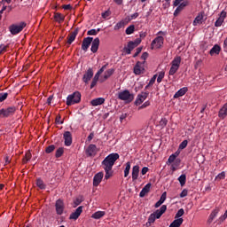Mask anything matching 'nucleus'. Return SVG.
Wrapping results in <instances>:
<instances>
[{
    "mask_svg": "<svg viewBox=\"0 0 227 227\" xmlns=\"http://www.w3.org/2000/svg\"><path fill=\"white\" fill-rule=\"evenodd\" d=\"M104 215H106V211H97L92 214L91 217L92 219H102Z\"/></svg>",
    "mask_w": 227,
    "mask_h": 227,
    "instance_id": "obj_30",
    "label": "nucleus"
},
{
    "mask_svg": "<svg viewBox=\"0 0 227 227\" xmlns=\"http://www.w3.org/2000/svg\"><path fill=\"white\" fill-rule=\"evenodd\" d=\"M64 140L66 146H70L72 145V133H70V131H66L64 133Z\"/></svg>",
    "mask_w": 227,
    "mask_h": 227,
    "instance_id": "obj_18",
    "label": "nucleus"
},
{
    "mask_svg": "<svg viewBox=\"0 0 227 227\" xmlns=\"http://www.w3.org/2000/svg\"><path fill=\"white\" fill-rule=\"evenodd\" d=\"M152 188V184L148 183L140 192V198H145V196H146V194H148L150 192V189Z\"/></svg>",
    "mask_w": 227,
    "mask_h": 227,
    "instance_id": "obj_21",
    "label": "nucleus"
},
{
    "mask_svg": "<svg viewBox=\"0 0 227 227\" xmlns=\"http://www.w3.org/2000/svg\"><path fill=\"white\" fill-rule=\"evenodd\" d=\"M107 68V64L103 66L95 74L91 84H90V89L93 90V88H95V86H97V82H106V81H107V79H109V77H111V75H113V74H114V69H107L106 71H105ZM105 71V73H104ZM102 74H104V75H102ZM101 75V76H100Z\"/></svg>",
    "mask_w": 227,
    "mask_h": 227,
    "instance_id": "obj_1",
    "label": "nucleus"
},
{
    "mask_svg": "<svg viewBox=\"0 0 227 227\" xmlns=\"http://www.w3.org/2000/svg\"><path fill=\"white\" fill-rule=\"evenodd\" d=\"M178 157V153H173L168 157V160L167 161V164H173L176 158Z\"/></svg>",
    "mask_w": 227,
    "mask_h": 227,
    "instance_id": "obj_34",
    "label": "nucleus"
},
{
    "mask_svg": "<svg viewBox=\"0 0 227 227\" xmlns=\"http://www.w3.org/2000/svg\"><path fill=\"white\" fill-rule=\"evenodd\" d=\"M146 98H148V92H141L137 95L135 104L137 106H141V104H143Z\"/></svg>",
    "mask_w": 227,
    "mask_h": 227,
    "instance_id": "obj_9",
    "label": "nucleus"
},
{
    "mask_svg": "<svg viewBox=\"0 0 227 227\" xmlns=\"http://www.w3.org/2000/svg\"><path fill=\"white\" fill-rule=\"evenodd\" d=\"M203 12H200L198 16L193 20V26H200V24H203Z\"/></svg>",
    "mask_w": 227,
    "mask_h": 227,
    "instance_id": "obj_23",
    "label": "nucleus"
},
{
    "mask_svg": "<svg viewBox=\"0 0 227 227\" xmlns=\"http://www.w3.org/2000/svg\"><path fill=\"white\" fill-rule=\"evenodd\" d=\"M184 223V218H176L173 223H170L169 227H179L182 226Z\"/></svg>",
    "mask_w": 227,
    "mask_h": 227,
    "instance_id": "obj_29",
    "label": "nucleus"
},
{
    "mask_svg": "<svg viewBox=\"0 0 227 227\" xmlns=\"http://www.w3.org/2000/svg\"><path fill=\"white\" fill-rule=\"evenodd\" d=\"M81 102V92L76 91L69 95L67 98V106H74V104H79Z\"/></svg>",
    "mask_w": 227,
    "mask_h": 227,
    "instance_id": "obj_4",
    "label": "nucleus"
},
{
    "mask_svg": "<svg viewBox=\"0 0 227 227\" xmlns=\"http://www.w3.org/2000/svg\"><path fill=\"white\" fill-rule=\"evenodd\" d=\"M139 177V167L138 165H136L132 168V180L133 182H136L137 178Z\"/></svg>",
    "mask_w": 227,
    "mask_h": 227,
    "instance_id": "obj_24",
    "label": "nucleus"
},
{
    "mask_svg": "<svg viewBox=\"0 0 227 227\" xmlns=\"http://www.w3.org/2000/svg\"><path fill=\"white\" fill-rule=\"evenodd\" d=\"M93 42V37H86L83 39L82 43V51H88L90 49V45H91V43Z\"/></svg>",
    "mask_w": 227,
    "mask_h": 227,
    "instance_id": "obj_13",
    "label": "nucleus"
},
{
    "mask_svg": "<svg viewBox=\"0 0 227 227\" xmlns=\"http://www.w3.org/2000/svg\"><path fill=\"white\" fill-rule=\"evenodd\" d=\"M187 180V177L185 176V175H181L179 177H178V182L179 184L182 185H185V182Z\"/></svg>",
    "mask_w": 227,
    "mask_h": 227,
    "instance_id": "obj_40",
    "label": "nucleus"
},
{
    "mask_svg": "<svg viewBox=\"0 0 227 227\" xmlns=\"http://www.w3.org/2000/svg\"><path fill=\"white\" fill-rule=\"evenodd\" d=\"M155 219H157L156 216H155V215H153V213L151 214V215H149V217H148V223H149V224H152V223H155Z\"/></svg>",
    "mask_w": 227,
    "mask_h": 227,
    "instance_id": "obj_49",
    "label": "nucleus"
},
{
    "mask_svg": "<svg viewBox=\"0 0 227 227\" xmlns=\"http://www.w3.org/2000/svg\"><path fill=\"white\" fill-rule=\"evenodd\" d=\"M98 33H100V28L90 29L87 32V35H89L90 36H95V35H98Z\"/></svg>",
    "mask_w": 227,
    "mask_h": 227,
    "instance_id": "obj_36",
    "label": "nucleus"
},
{
    "mask_svg": "<svg viewBox=\"0 0 227 227\" xmlns=\"http://www.w3.org/2000/svg\"><path fill=\"white\" fill-rule=\"evenodd\" d=\"M7 49H8V45L1 44L0 45V54L6 52Z\"/></svg>",
    "mask_w": 227,
    "mask_h": 227,
    "instance_id": "obj_54",
    "label": "nucleus"
},
{
    "mask_svg": "<svg viewBox=\"0 0 227 227\" xmlns=\"http://www.w3.org/2000/svg\"><path fill=\"white\" fill-rule=\"evenodd\" d=\"M178 68H180V67H176V66H173V65L171 64V67H170V70H169L168 74H169V75H175V73H176V72H178Z\"/></svg>",
    "mask_w": 227,
    "mask_h": 227,
    "instance_id": "obj_42",
    "label": "nucleus"
},
{
    "mask_svg": "<svg viewBox=\"0 0 227 227\" xmlns=\"http://www.w3.org/2000/svg\"><path fill=\"white\" fill-rule=\"evenodd\" d=\"M31 160V152H27L25 154V157L23 158V163L26 164L27 161Z\"/></svg>",
    "mask_w": 227,
    "mask_h": 227,
    "instance_id": "obj_44",
    "label": "nucleus"
},
{
    "mask_svg": "<svg viewBox=\"0 0 227 227\" xmlns=\"http://www.w3.org/2000/svg\"><path fill=\"white\" fill-rule=\"evenodd\" d=\"M219 118H222V120H224L227 116V103L223 105V106L220 109L218 114Z\"/></svg>",
    "mask_w": 227,
    "mask_h": 227,
    "instance_id": "obj_26",
    "label": "nucleus"
},
{
    "mask_svg": "<svg viewBox=\"0 0 227 227\" xmlns=\"http://www.w3.org/2000/svg\"><path fill=\"white\" fill-rule=\"evenodd\" d=\"M188 143H189V142H188L187 140H184V141L179 145L180 150H184V148H187Z\"/></svg>",
    "mask_w": 227,
    "mask_h": 227,
    "instance_id": "obj_51",
    "label": "nucleus"
},
{
    "mask_svg": "<svg viewBox=\"0 0 227 227\" xmlns=\"http://www.w3.org/2000/svg\"><path fill=\"white\" fill-rule=\"evenodd\" d=\"M104 102H106V99L104 98H98L92 99L90 101V104L91 106H93V107H97V106H102Z\"/></svg>",
    "mask_w": 227,
    "mask_h": 227,
    "instance_id": "obj_25",
    "label": "nucleus"
},
{
    "mask_svg": "<svg viewBox=\"0 0 227 227\" xmlns=\"http://www.w3.org/2000/svg\"><path fill=\"white\" fill-rule=\"evenodd\" d=\"M187 194H189V192L186 189H184L180 193V198H185V196H187Z\"/></svg>",
    "mask_w": 227,
    "mask_h": 227,
    "instance_id": "obj_57",
    "label": "nucleus"
},
{
    "mask_svg": "<svg viewBox=\"0 0 227 227\" xmlns=\"http://www.w3.org/2000/svg\"><path fill=\"white\" fill-rule=\"evenodd\" d=\"M81 214H82V206L78 207L75 211L70 215L69 219H72L73 221H77Z\"/></svg>",
    "mask_w": 227,
    "mask_h": 227,
    "instance_id": "obj_12",
    "label": "nucleus"
},
{
    "mask_svg": "<svg viewBox=\"0 0 227 227\" xmlns=\"http://www.w3.org/2000/svg\"><path fill=\"white\" fill-rule=\"evenodd\" d=\"M183 1L184 0H175L173 4H174V6H178L180 4L183 3Z\"/></svg>",
    "mask_w": 227,
    "mask_h": 227,
    "instance_id": "obj_62",
    "label": "nucleus"
},
{
    "mask_svg": "<svg viewBox=\"0 0 227 227\" xmlns=\"http://www.w3.org/2000/svg\"><path fill=\"white\" fill-rule=\"evenodd\" d=\"M166 198H167V193H166V192H164L161 194L160 199L159 200V201H160L161 203H164V201H166Z\"/></svg>",
    "mask_w": 227,
    "mask_h": 227,
    "instance_id": "obj_56",
    "label": "nucleus"
},
{
    "mask_svg": "<svg viewBox=\"0 0 227 227\" xmlns=\"http://www.w3.org/2000/svg\"><path fill=\"white\" fill-rule=\"evenodd\" d=\"M150 106V101H145L141 106L138 107V109H145V107H148Z\"/></svg>",
    "mask_w": 227,
    "mask_h": 227,
    "instance_id": "obj_58",
    "label": "nucleus"
},
{
    "mask_svg": "<svg viewBox=\"0 0 227 227\" xmlns=\"http://www.w3.org/2000/svg\"><path fill=\"white\" fill-rule=\"evenodd\" d=\"M105 170V179L106 180H109V178H111V176H113V168H104Z\"/></svg>",
    "mask_w": 227,
    "mask_h": 227,
    "instance_id": "obj_33",
    "label": "nucleus"
},
{
    "mask_svg": "<svg viewBox=\"0 0 227 227\" xmlns=\"http://www.w3.org/2000/svg\"><path fill=\"white\" fill-rule=\"evenodd\" d=\"M136 30V27L134 25H131L126 28V35H132L134 31Z\"/></svg>",
    "mask_w": 227,
    "mask_h": 227,
    "instance_id": "obj_43",
    "label": "nucleus"
},
{
    "mask_svg": "<svg viewBox=\"0 0 227 227\" xmlns=\"http://www.w3.org/2000/svg\"><path fill=\"white\" fill-rule=\"evenodd\" d=\"M130 173V162H127L126 163V167H125V169H124V176L125 178H127V176H129V174Z\"/></svg>",
    "mask_w": 227,
    "mask_h": 227,
    "instance_id": "obj_38",
    "label": "nucleus"
},
{
    "mask_svg": "<svg viewBox=\"0 0 227 227\" xmlns=\"http://www.w3.org/2000/svg\"><path fill=\"white\" fill-rule=\"evenodd\" d=\"M75 36H77V34L75 32H74L70 35H68L67 43H69V45L75 40Z\"/></svg>",
    "mask_w": 227,
    "mask_h": 227,
    "instance_id": "obj_37",
    "label": "nucleus"
},
{
    "mask_svg": "<svg viewBox=\"0 0 227 227\" xmlns=\"http://www.w3.org/2000/svg\"><path fill=\"white\" fill-rule=\"evenodd\" d=\"M221 52V46L218 44H215L213 48L210 50L209 54L210 56H219V53Z\"/></svg>",
    "mask_w": 227,
    "mask_h": 227,
    "instance_id": "obj_22",
    "label": "nucleus"
},
{
    "mask_svg": "<svg viewBox=\"0 0 227 227\" xmlns=\"http://www.w3.org/2000/svg\"><path fill=\"white\" fill-rule=\"evenodd\" d=\"M219 207L215 208L211 214L209 215V217L207 219V223L208 224L212 223V222L214 221V219H215V217H217V214H219Z\"/></svg>",
    "mask_w": 227,
    "mask_h": 227,
    "instance_id": "obj_20",
    "label": "nucleus"
},
{
    "mask_svg": "<svg viewBox=\"0 0 227 227\" xmlns=\"http://www.w3.org/2000/svg\"><path fill=\"white\" fill-rule=\"evenodd\" d=\"M164 79V72H160L158 78H157V82H162V80Z\"/></svg>",
    "mask_w": 227,
    "mask_h": 227,
    "instance_id": "obj_52",
    "label": "nucleus"
},
{
    "mask_svg": "<svg viewBox=\"0 0 227 227\" xmlns=\"http://www.w3.org/2000/svg\"><path fill=\"white\" fill-rule=\"evenodd\" d=\"M55 148H56V147H55L53 145H49V146L46 148V153H52V152H54Z\"/></svg>",
    "mask_w": 227,
    "mask_h": 227,
    "instance_id": "obj_53",
    "label": "nucleus"
},
{
    "mask_svg": "<svg viewBox=\"0 0 227 227\" xmlns=\"http://www.w3.org/2000/svg\"><path fill=\"white\" fill-rule=\"evenodd\" d=\"M224 19H226V12L223 11L215 23V27H221L223 22H224Z\"/></svg>",
    "mask_w": 227,
    "mask_h": 227,
    "instance_id": "obj_15",
    "label": "nucleus"
},
{
    "mask_svg": "<svg viewBox=\"0 0 227 227\" xmlns=\"http://www.w3.org/2000/svg\"><path fill=\"white\" fill-rule=\"evenodd\" d=\"M99 45H100V39L98 37L92 40L91 48H90L91 52H97V51H98Z\"/></svg>",
    "mask_w": 227,
    "mask_h": 227,
    "instance_id": "obj_19",
    "label": "nucleus"
},
{
    "mask_svg": "<svg viewBox=\"0 0 227 227\" xmlns=\"http://www.w3.org/2000/svg\"><path fill=\"white\" fill-rule=\"evenodd\" d=\"M102 178H104V172H98L94 176V178H93L94 187H98V185H100V182H102Z\"/></svg>",
    "mask_w": 227,
    "mask_h": 227,
    "instance_id": "obj_11",
    "label": "nucleus"
},
{
    "mask_svg": "<svg viewBox=\"0 0 227 227\" xmlns=\"http://www.w3.org/2000/svg\"><path fill=\"white\" fill-rule=\"evenodd\" d=\"M224 178H226V173L224 172H221L215 177L216 180H224Z\"/></svg>",
    "mask_w": 227,
    "mask_h": 227,
    "instance_id": "obj_50",
    "label": "nucleus"
},
{
    "mask_svg": "<svg viewBox=\"0 0 227 227\" xmlns=\"http://www.w3.org/2000/svg\"><path fill=\"white\" fill-rule=\"evenodd\" d=\"M111 9H108L102 13V18L105 19V20H109V19H111Z\"/></svg>",
    "mask_w": 227,
    "mask_h": 227,
    "instance_id": "obj_35",
    "label": "nucleus"
},
{
    "mask_svg": "<svg viewBox=\"0 0 227 227\" xmlns=\"http://www.w3.org/2000/svg\"><path fill=\"white\" fill-rule=\"evenodd\" d=\"M181 63H182V58L180 56H177V57L174 58V59L171 62V65L180 68Z\"/></svg>",
    "mask_w": 227,
    "mask_h": 227,
    "instance_id": "obj_31",
    "label": "nucleus"
},
{
    "mask_svg": "<svg viewBox=\"0 0 227 227\" xmlns=\"http://www.w3.org/2000/svg\"><path fill=\"white\" fill-rule=\"evenodd\" d=\"M17 108L14 106H10L8 108H3L0 110V118H8V116H13Z\"/></svg>",
    "mask_w": 227,
    "mask_h": 227,
    "instance_id": "obj_6",
    "label": "nucleus"
},
{
    "mask_svg": "<svg viewBox=\"0 0 227 227\" xmlns=\"http://www.w3.org/2000/svg\"><path fill=\"white\" fill-rule=\"evenodd\" d=\"M54 19H55L56 22H59V24H61V22H63V20H65V15H63L59 12H57L54 15Z\"/></svg>",
    "mask_w": 227,
    "mask_h": 227,
    "instance_id": "obj_32",
    "label": "nucleus"
},
{
    "mask_svg": "<svg viewBox=\"0 0 227 227\" xmlns=\"http://www.w3.org/2000/svg\"><path fill=\"white\" fill-rule=\"evenodd\" d=\"M64 152H65V151H64L63 147H59V148L56 151L55 157H57V158L61 157V155H63Z\"/></svg>",
    "mask_w": 227,
    "mask_h": 227,
    "instance_id": "obj_48",
    "label": "nucleus"
},
{
    "mask_svg": "<svg viewBox=\"0 0 227 227\" xmlns=\"http://www.w3.org/2000/svg\"><path fill=\"white\" fill-rule=\"evenodd\" d=\"M145 72V63L137 62L134 67V74L136 75H141Z\"/></svg>",
    "mask_w": 227,
    "mask_h": 227,
    "instance_id": "obj_10",
    "label": "nucleus"
},
{
    "mask_svg": "<svg viewBox=\"0 0 227 227\" xmlns=\"http://www.w3.org/2000/svg\"><path fill=\"white\" fill-rule=\"evenodd\" d=\"M156 80H157V74H154L153 77L150 80L149 83L145 86V90H148L150 86H153V84H155Z\"/></svg>",
    "mask_w": 227,
    "mask_h": 227,
    "instance_id": "obj_41",
    "label": "nucleus"
},
{
    "mask_svg": "<svg viewBox=\"0 0 227 227\" xmlns=\"http://www.w3.org/2000/svg\"><path fill=\"white\" fill-rule=\"evenodd\" d=\"M8 98V93H0V102H4Z\"/></svg>",
    "mask_w": 227,
    "mask_h": 227,
    "instance_id": "obj_55",
    "label": "nucleus"
},
{
    "mask_svg": "<svg viewBox=\"0 0 227 227\" xmlns=\"http://www.w3.org/2000/svg\"><path fill=\"white\" fill-rule=\"evenodd\" d=\"M185 6H189V1L188 0H184L183 3H181L180 4L177 5V7L181 11L184 10V8H185Z\"/></svg>",
    "mask_w": 227,
    "mask_h": 227,
    "instance_id": "obj_46",
    "label": "nucleus"
},
{
    "mask_svg": "<svg viewBox=\"0 0 227 227\" xmlns=\"http://www.w3.org/2000/svg\"><path fill=\"white\" fill-rule=\"evenodd\" d=\"M184 213L185 211H184V208H180L176 214L175 219H180V217H182V215H184Z\"/></svg>",
    "mask_w": 227,
    "mask_h": 227,
    "instance_id": "obj_47",
    "label": "nucleus"
},
{
    "mask_svg": "<svg viewBox=\"0 0 227 227\" xmlns=\"http://www.w3.org/2000/svg\"><path fill=\"white\" fill-rule=\"evenodd\" d=\"M82 201V200L76 199V200H74V205H75V207H77L78 205H81Z\"/></svg>",
    "mask_w": 227,
    "mask_h": 227,
    "instance_id": "obj_64",
    "label": "nucleus"
},
{
    "mask_svg": "<svg viewBox=\"0 0 227 227\" xmlns=\"http://www.w3.org/2000/svg\"><path fill=\"white\" fill-rule=\"evenodd\" d=\"M92 77H93V69L89 68L83 75V78H82L83 82H86V84H88V82H90V81H91Z\"/></svg>",
    "mask_w": 227,
    "mask_h": 227,
    "instance_id": "obj_16",
    "label": "nucleus"
},
{
    "mask_svg": "<svg viewBox=\"0 0 227 227\" xmlns=\"http://www.w3.org/2000/svg\"><path fill=\"white\" fill-rule=\"evenodd\" d=\"M56 123H59V125L63 123V121H61V116L59 115L56 117Z\"/></svg>",
    "mask_w": 227,
    "mask_h": 227,
    "instance_id": "obj_61",
    "label": "nucleus"
},
{
    "mask_svg": "<svg viewBox=\"0 0 227 227\" xmlns=\"http://www.w3.org/2000/svg\"><path fill=\"white\" fill-rule=\"evenodd\" d=\"M166 210H168V207L166 205H163L160 207V209L153 212V215H154V217H156V219H160V217L166 212Z\"/></svg>",
    "mask_w": 227,
    "mask_h": 227,
    "instance_id": "obj_14",
    "label": "nucleus"
},
{
    "mask_svg": "<svg viewBox=\"0 0 227 227\" xmlns=\"http://www.w3.org/2000/svg\"><path fill=\"white\" fill-rule=\"evenodd\" d=\"M36 185L39 187V189H45V184L42 179H37Z\"/></svg>",
    "mask_w": 227,
    "mask_h": 227,
    "instance_id": "obj_45",
    "label": "nucleus"
},
{
    "mask_svg": "<svg viewBox=\"0 0 227 227\" xmlns=\"http://www.w3.org/2000/svg\"><path fill=\"white\" fill-rule=\"evenodd\" d=\"M121 27H125V22L124 21H119L114 26V31H118L119 29H121Z\"/></svg>",
    "mask_w": 227,
    "mask_h": 227,
    "instance_id": "obj_39",
    "label": "nucleus"
},
{
    "mask_svg": "<svg viewBox=\"0 0 227 227\" xmlns=\"http://www.w3.org/2000/svg\"><path fill=\"white\" fill-rule=\"evenodd\" d=\"M134 49H136V46L134 44V42H129L128 45L124 48V51L126 52V54H130V52H132V51H134Z\"/></svg>",
    "mask_w": 227,
    "mask_h": 227,
    "instance_id": "obj_28",
    "label": "nucleus"
},
{
    "mask_svg": "<svg viewBox=\"0 0 227 227\" xmlns=\"http://www.w3.org/2000/svg\"><path fill=\"white\" fill-rule=\"evenodd\" d=\"M118 98L119 100H123L129 104L134 100V95H132L129 90H122L118 93Z\"/></svg>",
    "mask_w": 227,
    "mask_h": 227,
    "instance_id": "obj_5",
    "label": "nucleus"
},
{
    "mask_svg": "<svg viewBox=\"0 0 227 227\" xmlns=\"http://www.w3.org/2000/svg\"><path fill=\"white\" fill-rule=\"evenodd\" d=\"M55 208L58 215H62L65 212V203L61 200H58L55 203Z\"/></svg>",
    "mask_w": 227,
    "mask_h": 227,
    "instance_id": "obj_8",
    "label": "nucleus"
},
{
    "mask_svg": "<svg viewBox=\"0 0 227 227\" xmlns=\"http://www.w3.org/2000/svg\"><path fill=\"white\" fill-rule=\"evenodd\" d=\"M149 170L148 167H144L141 170V175H146Z\"/></svg>",
    "mask_w": 227,
    "mask_h": 227,
    "instance_id": "obj_59",
    "label": "nucleus"
},
{
    "mask_svg": "<svg viewBox=\"0 0 227 227\" xmlns=\"http://www.w3.org/2000/svg\"><path fill=\"white\" fill-rule=\"evenodd\" d=\"M118 159H120V154L116 153H113L106 156L102 161L103 169H113V166H114V162H116Z\"/></svg>",
    "mask_w": 227,
    "mask_h": 227,
    "instance_id": "obj_2",
    "label": "nucleus"
},
{
    "mask_svg": "<svg viewBox=\"0 0 227 227\" xmlns=\"http://www.w3.org/2000/svg\"><path fill=\"white\" fill-rule=\"evenodd\" d=\"M164 45V37L159 35L151 43V49H160Z\"/></svg>",
    "mask_w": 227,
    "mask_h": 227,
    "instance_id": "obj_7",
    "label": "nucleus"
},
{
    "mask_svg": "<svg viewBox=\"0 0 227 227\" xmlns=\"http://www.w3.org/2000/svg\"><path fill=\"white\" fill-rule=\"evenodd\" d=\"M86 153L90 157H91L93 155H97V145H95L93 144L90 145L86 150Z\"/></svg>",
    "mask_w": 227,
    "mask_h": 227,
    "instance_id": "obj_17",
    "label": "nucleus"
},
{
    "mask_svg": "<svg viewBox=\"0 0 227 227\" xmlns=\"http://www.w3.org/2000/svg\"><path fill=\"white\" fill-rule=\"evenodd\" d=\"M188 91L187 87H184L180 89L176 94L174 95V98H180V97H184Z\"/></svg>",
    "mask_w": 227,
    "mask_h": 227,
    "instance_id": "obj_27",
    "label": "nucleus"
},
{
    "mask_svg": "<svg viewBox=\"0 0 227 227\" xmlns=\"http://www.w3.org/2000/svg\"><path fill=\"white\" fill-rule=\"evenodd\" d=\"M139 43H141L140 38H137L135 41H133V44L135 45V47H137V45H139Z\"/></svg>",
    "mask_w": 227,
    "mask_h": 227,
    "instance_id": "obj_60",
    "label": "nucleus"
},
{
    "mask_svg": "<svg viewBox=\"0 0 227 227\" xmlns=\"http://www.w3.org/2000/svg\"><path fill=\"white\" fill-rule=\"evenodd\" d=\"M24 27H26V22L15 23L9 27V31L11 35H15L22 32L24 30Z\"/></svg>",
    "mask_w": 227,
    "mask_h": 227,
    "instance_id": "obj_3",
    "label": "nucleus"
},
{
    "mask_svg": "<svg viewBox=\"0 0 227 227\" xmlns=\"http://www.w3.org/2000/svg\"><path fill=\"white\" fill-rule=\"evenodd\" d=\"M180 12H182L180 10V8L177 6V8L176 9V11L174 12V16L176 17V15H178V13H180Z\"/></svg>",
    "mask_w": 227,
    "mask_h": 227,
    "instance_id": "obj_63",
    "label": "nucleus"
}]
</instances>
